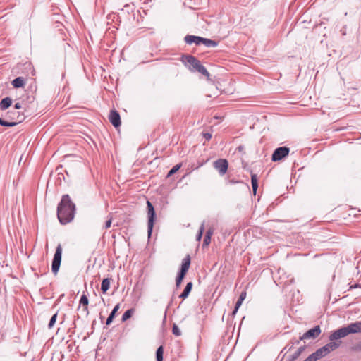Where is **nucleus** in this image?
<instances>
[{
	"label": "nucleus",
	"mask_w": 361,
	"mask_h": 361,
	"mask_svg": "<svg viewBox=\"0 0 361 361\" xmlns=\"http://www.w3.org/2000/svg\"><path fill=\"white\" fill-rule=\"evenodd\" d=\"M75 204L71 202L69 196L65 195L57 208V216L62 224L69 223L73 219Z\"/></svg>",
	"instance_id": "1"
},
{
	"label": "nucleus",
	"mask_w": 361,
	"mask_h": 361,
	"mask_svg": "<svg viewBox=\"0 0 361 361\" xmlns=\"http://www.w3.org/2000/svg\"><path fill=\"white\" fill-rule=\"evenodd\" d=\"M185 63L189 66V68L192 71H198L202 75L209 77V73L204 66H202L200 61L192 56H187L185 58Z\"/></svg>",
	"instance_id": "2"
},
{
	"label": "nucleus",
	"mask_w": 361,
	"mask_h": 361,
	"mask_svg": "<svg viewBox=\"0 0 361 361\" xmlns=\"http://www.w3.org/2000/svg\"><path fill=\"white\" fill-rule=\"evenodd\" d=\"M8 117L11 121H4L0 117V125L2 126L12 127L23 121L24 117L19 112L11 111L8 112Z\"/></svg>",
	"instance_id": "3"
},
{
	"label": "nucleus",
	"mask_w": 361,
	"mask_h": 361,
	"mask_svg": "<svg viewBox=\"0 0 361 361\" xmlns=\"http://www.w3.org/2000/svg\"><path fill=\"white\" fill-rule=\"evenodd\" d=\"M190 257L189 255H188L183 259L180 271L176 280V285L177 287H178L180 285L183 278L185 277L186 273L188 272V271L190 268Z\"/></svg>",
	"instance_id": "4"
},
{
	"label": "nucleus",
	"mask_w": 361,
	"mask_h": 361,
	"mask_svg": "<svg viewBox=\"0 0 361 361\" xmlns=\"http://www.w3.org/2000/svg\"><path fill=\"white\" fill-rule=\"evenodd\" d=\"M61 255H62V247L61 245H58L56 249V252L54 256V259L52 261V265H51V269L52 272L56 275L60 265H61Z\"/></svg>",
	"instance_id": "5"
},
{
	"label": "nucleus",
	"mask_w": 361,
	"mask_h": 361,
	"mask_svg": "<svg viewBox=\"0 0 361 361\" xmlns=\"http://www.w3.org/2000/svg\"><path fill=\"white\" fill-rule=\"evenodd\" d=\"M147 210H148L147 211V214H148V224H147L148 236L150 237L152 232L153 226H154L155 212H154L153 205L152 204V203L149 201H147Z\"/></svg>",
	"instance_id": "6"
},
{
	"label": "nucleus",
	"mask_w": 361,
	"mask_h": 361,
	"mask_svg": "<svg viewBox=\"0 0 361 361\" xmlns=\"http://www.w3.org/2000/svg\"><path fill=\"white\" fill-rule=\"evenodd\" d=\"M289 153V149L286 147H281L277 148L272 154V161H276L282 159L285 157L288 156Z\"/></svg>",
	"instance_id": "7"
},
{
	"label": "nucleus",
	"mask_w": 361,
	"mask_h": 361,
	"mask_svg": "<svg viewBox=\"0 0 361 361\" xmlns=\"http://www.w3.org/2000/svg\"><path fill=\"white\" fill-rule=\"evenodd\" d=\"M321 334V329L319 326H316L314 328L308 330L306 333H305L301 337L300 340L305 339H314L317 338Z\"/></svg>",
	"instance_id": "8"
},
{
	"label": "nucleus",
	"mask_w": 361,
	"mask_h": 361,
	"mask_svg": "<svg viewBox=\"0 0 361 361\" xmlns=\"http://www.w3.org/2000/svg\"><path fill=\"white\" fill-rule=\"evenodd\" d=\"M228 164L227 160L220 159L214 161V167L221 175H224L228 170Z\"/></svg>",
	"instance_id": "9"
},
{
	"label": "nucleus",
	"mask_w": 361,
	"mask_h": 361,
	"mask_svg": "<svg viewBox=\"0 0 361 361\" xmlns=\"http://www.w3.org/2000/svg\"><path fill=\"white\" fill-rule=\"evenodd\" d=\"M349 335V331L347 326L342 327L335 331H334L329 336L331 341L338 340Z\"/></svg>",
	"instance_id": "10"
},
{
	"label": "nucleus",
	"mask_w": 361,
	"mask_h": 361,
	"mask_svg": "<svg viewBox=\"0 0 361 361\" xmlns=\"http://www.w3.org/2000/svg\"><path fill=\"white\" fill-rule=\"evenodd\" d=\"M109 118L114 127L118 128L121 126L120 115L116 111H111Z\"/></svg>",
	"instance_id": "11"
},
{
	"label": "nucleus",
	"mask_w": 361,
	"mask_h": 361,
	"mask_svg": "<svg viewBox=\"0 0 361 361\" xmlns=\"http://www.w3.org/2000/svg\"><path fill=\"white\" fill-rule=\"evenodd\" d=\"M349 334L361 333V322L351 323L347 326Z\"/></svg>",
	"instance_id": "12"
},
{
	"label": "nucleus",
	"mask_w": 361,
	"mask_h": 361,
	"mask_svg": "<svg viewBox=\"0 0 361 361\" xmlns=\"http://www.w3.org/2000/svg\"><path fill=\"white\" fill-rule=\"evenodd\" d=\"M201 37L194 36V35H187L185 37V41L187 44H191L192 43L199 45L201 44Z\"/></svg>",
	"instance_id": "13"
},
{
	"label": "nucleus",
	"mask_w": 361,
	"mask_h": 361,
	"mask_svg": "<svg viewBox=\"0 0 361 361\" xmlns=\"http://www.w3.org/2000/svg\"><path fill=\"white\" fill-rule=\"evenodd\" d=\"M88 303H89V300H88L87 297L85 294H83L81 296L80 300V306L82 305L83 307L82 310L87 315L89 314L88 307H87Z\"/></svg>",
	"instance_id": "14"
},
{
	"label": "nucleus",
	"mask_w": 361,
	"mask_h": 361,
	"mask_svg": "<svg viewBox=\"0 0 361 361\" xmlns=\"http://www.w3.org/2000/svg\"><path fill=\"white\" fill-rule=\"evenodd\" d=\"M340 345V342L333 341L327 343L324 345V348L326 349V351L329 353L330 352L336 350Z\"/></svg>",
	"instance_id": "15"
},
{
	"label": "nucleus",
	"mask_w": 361,
	"mask_h": 361,
	"mask_svg": "<svg viewBox=\"0 0 361 361\" xmlns=\"http://www.w3.org/2000/svg\"><path fill=\"white\" fill-rule=\"evenodd\" d=\"M201 44H204L207 47H215L217 46V42L216 41L203 37H202Z\"/></svg>",
	"instance_id": "16"
},
{
	"label": "nucleus",
	"mask_w": 361,
	"mask_h": 361,
	"mask_svg": "<svg viewBox=\"0 0 361 361\" xmlns=\"http://www.w3.org/2000/svg\"><path fill=\"white\" fill-rule=\"evenodd\" d=\"M12 104V100L9 97H6L3 99L0 102V108L2 110H5L8 109Z\"/></svg>",
	"instance_id": "17"
},
{
	"label": "nucleus",
	"mask_w": 361,
	"mask_h": 361,
	"mask_svg": "<svg viewBox=\"0 0 361 361\" xmlns=\"http://www.w3.org/2000/svg\"><path fill=\"white\" fill-rule=\"evenodd\" d=\"M120 308V304H117L113 309L112 312H111V314H109V316L108 317L107 319H106V325H109L114 318V316H115V314L117 312V311L119 310Z\"/></svg>",
	"instance_id": "18"
},
{
	"label": "nucleus",
	"mask_w": 361,
	"mask_h": 361,
	"mask_svg": "<svg viewBox=\"0 0 361 361\" xmlns=\"http://www.w3.org/2000/svg\"><path fill=\"white\" fill-rule=\"evenodd\" d=\"M316 357H317V360L326 356L329 353L326 351V349L324 348V346L319 348L313 353Z\"/></svg>",
	"instance_id": "19"
},
{
	"label": "nucleus",
	"mask_w": 361,
	"mask_h": 361,
	"mask_svg": "<svg viewBox=\"0 0 361 361\" xmlns=\"http://www.w3.org/2000/svg\"><path fill=\"white\" fill-rule=\"evenodd\" d=\"M192 287V283L189 282L187 283L183 292L180 294V298L185 299L191 291Z\"/></svg>",
	"instance_id": "20"
},
{
	"label": "nucleus",
	"mask_w": 361,
	"mask_h": 361,
	"mask_svg": "<svg viewBox=\"0 0 361 361\" xmlns=\"http://www.w3.org/2000/svg\"><path fill=\"white\" fill-rule=\"evenodd\" d=\"M12 85L16 88L23 87L25 85V80L22 77H18L12 81Z\"/></svg>",
	"instance_id": "21"
},
{
	"label": "nucleus",
	"mask_w": 361,
	"mask_h": 361,
	"mask_svg": "<svg viewBox=\"0 0 361 361\" xmlns=\"http://www.w3.org/2000/svg\"><path fill=\"white\" fill-rule=\"evenodd\" d=\"M111 279L109 278L103 279L101 284V289L103 293H106L110 287Z\"/></svg>",
	"instance_id": "22"
},
{
	"label": "nucleus",
	"mask_w": 361,
	"mask_h": 361,
	"mask_svg": "<svg viewBox=\"0 0 361 361\" xmlns=\"http://www.w3.org/2000/svg\"><path fill=\"white\" fill-rule=\"evenodd\" d=\"M251 183H252V187L253 190L254 194H256L258 184H257V176L256 174H252L251 176Z\"/></svg>",
	"instance_id": "23"
},
{
	"label": "nucleus",
	"mask_w": 361,
	"mask_h": 361,
	"mask_svg": "<svg viewBox=\"0 0 361 361\" xmlns=\"http://www.w3.org/2000/svg\"><path fill=\"white\" fill-rule=\"evenodd\" d=\"M164 349L162 346H159L156 352V357L157 361H163Z\"/></svg>",
	"instance_id": "24"
},
{
	"label": "nucleus",
	"mask_w": 361,
	"mask_h": 361,
	"mask_svg": "<svg viewBox=\"0 0 361 361\" xmlns=\"http://www.w3.org/2000/svg\"><path fill=\"white\" fill-rule=\"evenodd\" d=\"M133 312H134V310L133 309H130V310H128L127 311H126L122 316V321L124 322V321L127 320L128 319H129L132 316Z\"/></svg>",
	"instance_id": "25"
},
{
	"label": "nucleus",
	"mask_w": 361,
	"mask_h": 361,
	"mask_svg": "<svg viewBox=\"0 0 361 361\" xmlns=\"http://www.w3.org/2000/svg\"><path fill=\"white\" fill-rule=\"evenodd\" d=\"M204 230V223H202L200 227L199 232L196 237V239L197 241H200L201 240Z\"/></svg>",
	"instance_id": "26"
},
{
	"label": "nucleus",
	"mask_w": 361,
	"mask_h": 361,
	"mask_svg": "<svg viewBox=\"0 0 361 361\" xmlns=\"http://www.w3.org/2000/svg\"><path fill=\"white\" fill-rule=\"evenodd\" d=\"M180 168V164H176V166H174L170 171L168 173V176H172L173 174H174L175 173H176L178 169Z\"/></svg>",
	"instance_id": "27"
},
{
	"label": "nucleus",
	"mask_w": 361,
	"mask_h": 361,
	"mask_svg": "<svg viewBox=\"0 0 361 361\" xmlns=\"http://www.w3.org/2000/svg\"><path fill=\"white\" fill-rule=\"evenodd\" d=\"M172 331H173V334L177 336H179L181 335V331L176 324H173Z\"/></svg>",
	"instance_id": "28"
},
{
	"label": "nucleus",
	"mask_w": 361,
	"mask_h": 361,
	"mask_svg": "<svg viewBox=\"0 0 361 361\" xmlns=\"http://www.w3.org/2000/svg\"><path fill=\"white\" fill-rule=\"evenodd\" d=\"M56 317H57V314H54L51 317V319L49 321V323L48 324V326H49V329H51V328H52L54 326V324L56 322Z\"/></svg>",
	"instance_id": "29"
},
{
	"label": "nucleus",
	"mask_w": 361,
	"mask_h": 361,
	"mask_svg": "<svg viewBox=\"0 0 361 361\" xmlns=\"http://www.w3.org/2000/svg\"><path fill=\"white\" fill-rule=\"evenodd\" d=\"M243 302V300H240V298L238 299V302L235 304V309L233 311V315H235L236 314Z\"/></svg>",
	"instance_id": "30"
},
{
	"label": "nucleus",
	"mask_w": 361,
	"mask_h": 361,
	"mask_svg": "<svg viewBox=\"0 0 361 361\" xmlns=\"http://www.w3.org/2000/svg\"><path fill=\"white\" fill-rule=\"evenodd\" d=\"M243 302V300H240V298L238 299V302L235 304V309L233 311V315H235L236 314Z\"/></svg>",
	"instance_id": "31"
},
{
	"label": "nucleus",
	"mask_w": 361,
	"mask_h": 361,
	"mask_svg": "<svg viewBox=\"0 0 361 361\" xmlns=\"http://www.w3.org/2000/svg\"><path fill=\"white\" fill-rule=\"evenodd\" d=\"M305 361H317V357L314 356V355L312 353L310 356H308L305 360Z\"/></svg>",
	"instance_id": "32"
},
{
	"label": "nucleus",
	"mask_w": 361,
	"mask_h": 361,
	"mask_svg": "<svg viewBox=\"0 0 361 361\" xmlns=\"http://www.w3.org/2000/svg\"><path fill=\"white\" fill-rule=\"evenodd\" d=\"M211 242V238L209 235H205L204 239V245L207 246Z\"/></svg>",
	"instance_id": "33"
},
{
	"label": "nucleus",
	"mask_w": 361,
	"mask_h": 361,
	"mask_svg": "<svg viewBox=\"0 0 361 361\" xmlns=\"http://www.w3.org/2000/svg\"><path fill=\"white\" fill-rule=\"evenodd\" d=\"M203 136L207 140H209L212 138V134L209 133H204Z\"/></svg>",
	"instance_id": "34"
},
{
	"label": "nucleus",
	"mask_w": 361,
	"mask_h": 361,
	"mask_svg": "<svg viewBox=\"0 0 361 361\" xmlns=\"http://www.w3.org/2000/svg\"><path fill=\"white\" fill-rule=\"evenodd\" d=\"M111 219H109L106 221L105 224V228H109L111 226Z\"/></svg>",
	"instance_id": "35"
},
{
	"label": "nucleus",
	"mask_w": 361,
	"mask_h": 361,
	"mask_svg": "<svg viewBox=\"0 0 361 361\" xmlns=\"http://www.w3.org/2000/svg\"><path fill=\"white\" fill-rule=\"evenodd\" d=\"M246 298V292L245 291H243L241 293L239 298H240V300H244Z\"/></svg>",
	"instance_id": "36"
},
{
	"label": "nucleus",
	"mask_w": 361,
	"mask_h": 361,
	"mask_svg": "<svg viewBox=\"0 0 361 361\" xmlns=\"http://www.w3.org/2000/svg\"><path fill=\"white\" fill-rule=\"evenodd\" d=\"M212 234H213V230H212V228H209V229L207 231V233H206V235H209V237H210V238H211V237H212Z\"/></svg>",
	"instance_id": "37"
},
{
	"label": "nucleus",
	"mask_w": 361,
	"mask_h": 361,
	"mask_svg": "<svg viewBox=\"0 0 361 361\" xmlns=\"http://www.w3.org/2000/svg\"><path fill=\"white\" fill-rule=\"evenodd\" d=\"M14 108L15 109H20L21 108V104L19 102H18L15 104Z\"/></svg>",
	"instance_id": "38"
},
{
	"label": "nucleus",
	"mask_w": 361,
	"mask_h": 361,
	"mask_svg": "<svg viewBox=\"0 0 361 361\" xmlns=\"http://www.w3.org/2000/svg\"><path fill=\"white\" fill-rule=\"evenodd\" d=\"M341 32H342V35H345L346 33H345V29L341 30Z\"/></svg>",
	"instance_id": "39"
},
{
	"label": "nucleus",
	"mask_w": 361,
	"mask_h": 361,
	"mask_svg": "<svg viewBox=\"0 0 361 361\" xmlns=\"http://www.w3.org/2000/svg\"><path fill=\"white\" fill-rule=\"evenodd\" d=\"M302 350V348H300L298 351V355H300V353H301V351Z\"/></svg>",
	"instance_id": "40"
},
{
	"label": "nucleus",
	"mask_w": 361,
	"mask_h": 361,
	"mask_svg": "<svg viewBox=\"0 0 361 361\" xmlns=\"http://www.w3.org/2000/svg\"><path fill=\"white\" fill-rule=\"evenodd\" d=\"M304 361H305V360H304Z\"/></svg>",
	"instance_id": "41"
}]
</instances>
